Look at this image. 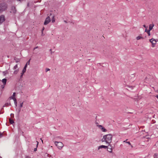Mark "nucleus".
Wrapping results in <instances>:
<instances>
[{"label": "nucleus", "mask_w": 158, "mask_h": 158, "mask_svg": "<svg viewBox=\"0 0 158 158\" xmlns=\"http://www.w3.org/2000/svg\"><path fill=\"white\" fill-rule=\"evenodd\" d=\"M2 133H3V135H6V133L5 131H3Z\"/></svg>", "instance_id": "39"}, {"label": "nucleus", "mask_w": 158, "mask_h": 158, "mask_svg": "<svg viewBox=\"0 0 158 158\" xmlns=\"http://www.w3.org/2000/svg\"><path fill=\"white\" fill-rule=\"evenodd\" d=\"M6 125H7V123H6Z\"/></svg>", "instance_id": "57"}, {"label": "nucleus", "mask_w": 158, "mask_h": 158, "mask_svg": "<svg viewBox=\"0 0 158 158\" xmlns=\"http://www.w3.org/2000/svg\"><path fill=\"white\" fill-rule=\"evenodd\" d=\"M154 26V24L153 23L150 24L149 25V29L151 31L152 30L153 27Z\"/></svg>", "instance_id": "10"}, {"label": "nucleus", "mask_w": 158, "mask_h": 158, "mask_svg": "<svg viewBox=\"0 0 158 158\" xmlns=\"http://www.w3.org/2000/svg\"><path fill=\"white\" fill-rule=\"evenodd\" d=\"M102 148H104V149L108 148V146H106L102 145H101V146L98 147V149L99 150L100 149Z\"/></svg>", "instance_id": "9"}, {"label": "nucleus", "mask_w": 158, "mask_h": 158, "mask_svg": "<svg viewBox=\"0 0 158 158\" xmlns=\"http://www.w3.org/2000/svg\"><path fill=\"white\" fill-rule=\"evenodd\" d=\"M41 33H42V34H41L42 36H44V34H43V32H41Z\"/></svg>", "instance_id": "46"}, {"label": "nucleus", "mask_w": 158, "mask_h": 158, "mask_svg": "<svg viewBox=\"0 0 158 158\" xmlns=\"http://www.w3.org/2000/svg\"><path fill=\"white\" fill-rule=\"evenodd\" d=\"M47 156L48 157L50 158L51 157V156L50 155L48 154Z\"/></svg>", "instance_id": "40"}, {"label": "nucleus", "mask_w": 158, "mask_h": 158, "mask_svg": "<svg viewBox=\"0 0 158 158\" xmlns=\"http://www.w3.org/2000/svg\"><path fill=\"white\" fill-rule=\"evenodd\" d=\"M158 154L157 153L154 154L153 157L154 158H158Z\"/></svg>", "instance_id": "26"}, {"label": "nucleus", "mask_w": 158, "mask_h": 158, "mask_svg": "<svg viewBox=\"0 0 158 158\" xmlns=\"http://www.w3.org/2000/svg\"><path fill=\"white\" fill-rule=\"evenodd\" d=\"M50 70V69L49 68H46V72H47L48 71H49Z\"/></svg>", "instance_id": "33"}, {"label": "nucleus", "mask_w": 158, "mask_h": 158, "mask_svg": "<svg viewBox=\"0 0 158 158\" xmlns=\"http://www.w3.org/2000/svg\"><path fill=\"white\" fill-rule=\"evenodd\" d=\"M156 97L158 98V94L156 96Z\"/></svg>", "instance_id": "48"}, {"label": "nucleus", "mask_w": 158, "mask_h": 158, "mask_svg": "<svg viewBox=\"0 0 158 158\" xmlns=\"http://www.w3.org/2000/svg\"><path fill=\"white\" fill-rule=\"evenodd\" d=\"M54 52H51V54H52Z\"/></svg>", "instance_id": "51"}, {"label": "nucleus", "mask_w": 158, "mask_h": 158, "mask_svg": "<svg viewBox=\"0 0 158 158\" xmlns=\"http://www.w3.org/2000/svg\"><path fill=\"white\" fill-rule=\"evenodd\" d=\"M36 2H34V3H35Z\"/></svg>", "instance_id": "55"}, {"label": "nucleus", "mask_w": 158, "mask_h": 158, "mask_svg": "<svg viewBox=\"0 0 158 158\" xmlns=\"http://www.w3.org/2000/svg\"><path fill=\"white\" fill-rule=\"evenodd\" d=\"M19 113H17V117L18 118H19Z\"/></svg>", "instance_id": "42"}, {"label": "nucleus", "mask_w": 158, "mask_h": 158, "mask_svg": "<svg viewBox=\"0 0 158 158\" xmlns=\"http://www.w3.org/2000/svg\"><path fill=\"white\" fill-rule=\"evenodd\" d=\"M24 73H25V72L22 71V73L21 74V75H20V77L21 78H22L23 77V76L24 74Z\"/></svg>", "instance_id": "28"}, {"label": "nucleus", "mask_w": 158, "mask_h": 158, "mask_svg": "<svg viewBox=\"0 0 158 158\" xmlns=\"http://www.w3.org/2000/svg\"><path fill=\"white\" fill-rule=\"evenodd\" d=\"M38 47H39L38 46H36V47H35V48H34V50H35L36 48H38Z\"/></svg>", "instance_id": "44"}, {"label": "nucleus", "mask_w": 158, "mask_h": 158, "mask_svg": "<svg viewBox=\"0 0 158 158\" xmlns=\"http://www.w3.org/2000/svg\"><path fill=\"white\" fill-rule=\"evenodd\" d=\"M106 136L105 135L103 136V138L101 139V141L102 142H105L106 143H107V141L106 140Z\"/></svg>", "instance_id": "12"}, {"label": "nucleus", "mask_w": 158, "mask_h": 158, "mask_svg": "<svg viewBox=\"0 0 158 158\" xmlns=\"http://www.w3.org/2000/svg\"><path fill=\"white\" fill-rule=\"evenodd\" d=\"M10 99H13L14 101V103L15 105L16 106H17V100L15 98H14L12 96H11L9 98Z\"/></svg>", "instance_id": "8"}, {"label": "nucleus", "mask_w": 158, "mask_h": 158, "mask_svg": "<svg viewBox=\"0 0 158 158\" xmlns=\"http://www.w3.org/2000/svg\"><path fill=\"white\" fill-rule=\"evenodd\" d=\"M1 81V80H0V81Z\"/></svg>", "instance_id": "58"}, {"label": "nucleus", "mask_w": 158, "mask_h": 158, "mask_svg": "<svg viewBox=\"0 0 158 158\" xmlns=\"http://www.w3.org/2000/svg\"><path fill=\"white\" fill-rule=\"evenodd\" d=\"M52 15V14H51V13H50V14L49 16H51Z\"/></svg>", "instance_id": "50"}, {"label": "nucleus", "mask_w": 158, "mask_h": 158, "mask_svg": "<svg viewBox=\"0 0 158 158\" xmlns=\"http://www.w3.org/2000/svg\"><path fill=\"white\" fill-rule=\"evenodd\" d=\"M49 51L51 52H52V49H50L49 50Z\"/></svg>", "instance_id": "52"}, {"label": "nucleus", "mask_w": 158, "mask_h": 158, "mask_svg": "<svg viewBox=\"0 0 158 158\" xmlns=\"http://www.w3.org/2000/svg\"><path fill=\"white\" fill-rule=\"evenodd\" d=\"M127 140H125L124 141H123V142H126V143H128V144H129V145H131V147H133V146H132V145H131V143H130V142H129V141H128V142H127Z\"/></svg>", "instance_id": "22"}, {"label": "nucleus", "mask_w": 158, "mask_h": 158, "mask_svg": "<svg viewBox=\"0 0 158 158\" xmlns=\"http://www.w3.org/2000/svg\"><path fill=\"white\" fill-rule=\"evenodd\" d=\"M14 59L16 63H18L20 61V59L16 58V57H15Z\"/></svg>", "instance_id": "16"}, {"label": "nucleus", "mask_w": 158, "mask_h": 158, "mask_svg": "<svg viewBox=\"0 0 158 158\" xmlns=\"http://www.w3.org/2000/svg\"><path fill=\"white\" fill-rule=\"evenodd\" d=\"M51 21V19L49 16H48L44 22V25H46L48 24Z\"/></svg>", "instance_id": "4"}, {"label": "nucleus", "mask_w": 158, "mask_h": 158, "mask_svg": "<svg viewBox=\"0 0 158 158\" xmlns=\"http://www.w3.org/2000/svg\"><path fill=\"white\" fill-rule=\"evenodd\" d=\"M36 142H37V145H36V148L34 149V152H35L37 151V148L38 147V145L39 144V142L37 141H36Z\"/></svg>", "instance_id": "23"}, {"label": "nucleus", "mask_w": 158, "mask_h": 158, "mask_svg": "<svg viewBox=\"0 0 158 158\" xmlns=\"http://www.w3.org/2000/svg\"><path fill=\"white\" fill-rule=\"evenodd\" d=\"M3 112H1V111H0V114H2L3 113Z\"/></svg>", "instance_id": "49"}, {"label": "nucleus", "mask_w": 158, "mask_h": 158, "mask_svg": "<svg viewBox=\"0 0 158 158\" xmlns=\"http://www.w3.org/2000/svg\"><path fill=\"white\" fill-rule=\"evenodd\" d=\"M29 6H30V3L29 2L27 3V7H29Z\"/></svg>", "instance_id": "36"}, {"label": "nucleus", "mask_w": 158, "mask_h": 158, "mask_svg": "<svg viewBox=\"0 0 158 158\" xmlns=\"http://www.w3.org/2000/svg\"><path fill=\"white\" fill-rule=\"evenodd\" d=\"M9 105L11 106V104H10V102L9 101V102H8L4 104V105L3 106V107L7 106Z\"/></svg>", "instance_id": "14"}, {"label": "nucleus", "mask_w": 158, "mask_h": 158, "mask_svg": "<svg viewBox=\"0 0 158 158\" xmlns=\"http://www.w3.org/2000/svg\"><path fill=\"white\" fill-rule=\"evenodd\" d=\"M5 20L4 15H2L0 16V25L2 24Z\"/></svg>", "instance_id": "6"}, {"label": "nucleus", "mask_w": 158, "mask_h": 158, "mask_svg": "<svg viewBox=\"0 0 158 158\" xmlns=\"http://www.w3.org/2000/svg\"><path fill=\"white\" fill-rule=\"evenodd\" d=\"M31 60V59H30L27 62L26 64H27V65H29L30 64V62Z\"/></svg>", "instance_id": "30"}, {"label": "nucleus", "mask_w": 158, "mask_h": 158, "mask_svg": "<svg viewBox=\"0 0 158 158\" xmlns=\"http://www.w3.org/2000/svg\"><path fill=\"white\" fill-rule=\"evenodd\" d=\"M10 116L12 117H14V114L11 113L10 114Z\"/></svg>", "instance_id": "37"}, {"label": "nucleus", "mask_w": 158, "mask_h": 158, "mask_svg": "<svg viewBox=\"0 0 158 158\" xmlns=\"http://www.w3.org/2000/svg\"><path fill=\"white\" fill-rule=\"evenodd\" d=\"M156 41L155 40V41L154 43H152V47H155V44H156Z\"/></svg>", "instance_id": "25"}, {"label": "nucleus", "mask_w": 158, "mask_h": 158, "mask_svg": "<svg viewBox=\"0 0 158 158\" xmlns=\"http://www.w3.org/2000/svg\"><path fill=\"white\" fill-rule=\"evenodd\" d=\"M7 57H8V58H9V56H7Z\"/></svg>", "instance_id": "54"}, {"label": "nucleus", "mask_w": 158, "mask_h": 158, "mask_svg": "<svg viewBox=\"0 0 158 158\" xmlns=\"http://www.w3.org/2000/svg\"><path fill=\"white\" fill-rule=\"evenodd\" d=\"M27 64H25L22 71L25 73L26 70V69H27Z\"/></svg>", "instance_id": "15"}, {"label": "nucleus", "mask_w": 158, "mask_h": 158, "mask_svg": "<svg viewBox=\"0 0 158 158\" xmlns=\"http://www.w3.org/2000/svg\"><path fill=\"white\" fill-rule=\"evenodd\" d=\"M109 146H110V147H111V146L110 144H109Z\"/></svg>", "instance_id": "53"}, {"label": "nucleus", "mask_w": 158, "mask_h": 158, "mask_svg": "<svg viewBox=\"0 0 158 158\" xmlns=\"http://www.w3.org/2000/svg\"><path fill=\"white\" fill-rule=\"evenodd\" d=\"M20 110H21V109L20 108L18 110V111L17 113H19L20 111Z\"/></svg>", "instance_id": "38"}, {"label": "nucleus", "mask_w": 158, "mask_h": 158, "mask_svg": "<svg viewBox=\"0 0 158 158\" xmlns=\"http://www.w3.org/2000/svg\"><path fill=\"white\" fill-rule=\"evenodd\" d=\"M143 39L144 38L143 37L141 36H140V35H139L138 36H137L136 37V39L137 40H139L140 39Z\"/></svg>", "instance_id": "20"}, {"label": "nucleus", "mask_w": 158, "mask_h": 158, "mask_svg": "<svg viewBox=\"0 0 158 158\" xmlns=\"http://www.w3.org/2000/svg\"><path fill=\"white\" fill-rule=\"evenodd\" d=\"M4 76H5L6 75V74H7L8 73V72L7 71V70H6L4 71H3L2 72Z\"/></svg>", "instance_id": "19"}, {"label": "nucleus", "mask_w": 158, "mask_h": 158, "mask_svg": "<svg viewBox=\"0 0 158 158\" xmlns=\"http://www.w3.org/2000/svg\"><path fill=\"white\" fill-rule=\"evenodd\" d=\"M106 140L107 141V143L110 144L111 142L112 138V135L111 134H108L105 135Z\"/></svg>", "instance_id": "2"}, {"label": "nucleus", "mask_w": 158, "mask_h": 158, "mask_svg": "<svg viewBox=\"0 0 158 158\" xmlns=\"http://www.w3.org/2000/svg\"><path fill=\"white\" fill-rule=\"evenodd\" d=\"M3 133H1L0 131V138H2L3 136Z\"/></svg>", "instance_id": "32"}, {"label": "nucleus", "mask_w": 158, "mask_h": 158, "mask_svg": "<svg viewBox=\"0 0 158 158\" xmlns=\"http://www.w3.org/2000/svg\"><path fill=\"white\" fill-rule=\"evenodd\" d=\"M18 71H19V69H17L16 70H15L14 71V73L15 74H16L18 73Z\"/></svg>", "instance_id": "27"}, {"label": "nucleus", "mask_w": 158, "mask_h": 158, "mask_svg": "<svg viewBox=\"0 0 158 158\" xmlns=\"http://www.w3.org/2000/svg\"><path fill=\"white\" fill-rule=\"evenodd\" d=\"M23 102H22L20 103V106H19L20 108L21 107H23Z\"/></svg>", "instance_id": "31"}, {"label": "nucleus", "mask_w": 158, "mask_h": 158, "mask_svg": "<svg viewBox=\"0 0 158 158\" xmlns=\"http://www.w3.org/2000/svg\"><path fill=\"white\" fill-rule=\"evenodd\" d=\"M55 144L60 150L62 149L64 146L63 143L60 142L55 141Z\"/></svg>", "instance_id": "3"}, {"label": "nucleus", "mask_w": 158, "mask_h": 158, "mask_svg": "<svg viewBox=\"0 0 158 158\" xmlns=\"http://www.w3.org/2000/svg\"><path fill=\"white\" fill-rule=\"evenodd\" d=\"M55 21V19L54 18V16L53 15L52 17V22L54 23Z\"/></svg>", "instance_id": "21"}, {"label": "nucleus", "mask_w": 158, "mask_h": 158, "mask_svg": "<svg viewBox=\"0 0 158 158\" xmlns=\"http://www.w3.org/2000/svg\"><path fill=\"white\" fill-rule=\"evenodd\" d=\"M143 27L145 28L146 29H147V28H148V26H146V25L145 24H144L143 25Z\"/></svg>", "instance_id": "35"}, {"label": "nucleus", "mask_w": 158, "mask_h": 158, "mask_svg": "<svg viewBox=\"0 0 158 158\" xmlns=\"http://www.w3.org/2000/svg\"><path fill=\"white\" fill-rule=\"evenodd\" d=\"M44 29H45V28H44V27H43V28H42V30H41V32H43V31H44Z\"/></svg>", "instance_id": "41"}, {"label": "nucleus", "mask_w": 158, "mask_h": 158, "mask_svg": "<svg viewBox=\"0 0 158 158\" xmlns=\"http://www.w3.org/2000/svg\"><path fill=\"white\" fill-rule=\"evenodd\" d=\"M25 158H31L30 157L28 156H26Z\"/></svg>", "instance_id": "45"}, {"label": "nucleus", "mask_w": 158, "mask_h": 158, "mask_svg": "<svg viewBox=\"0 0 158 158\" xmlns=\"http://www.w3.org/2000/svg\"><path fill=\"white\" fill-rule=\"evenodd\" d=\"M150 31V30H149V29L148 30L147 29H145V31L147 33V34H148V35L149 36H150L151 35Z\"/></svg>", "instance_id": "13"}, {"label": "nucleus", "mask_w": 158, "mask_h": 158, "mask_svg": "<svg viewBox=\"0 0 158 158\" xmlns=\"http://www.w3.org/2000/svg\"><path fill=\"white\" fill-rule=\"evenodd\" d=\"M107 151L111 153L112 152V148H109L108 147V148H107Z\"/></svg>", "instance_id": "18"}, {"label": "nucleus", "mask_w": 158, "mask_h": 158, "mask_svg": "<svg viewBox=\"0 0 158 158\" xmlns=\"http://www.w3.org/2000/svg\"><path fill=\"white\" fill-rule=\"evenodd\" d=\"M155 40H156L155 39H153V38H152L151 39H150L149 40V41L151 43H154L153 42V41H154V42L155 41Z\"/></svg>", "instance_id": "24"}, {"label": "nucleus", "mask_w": 158, "mask_h": 158, "mask_svg": "<svg viewBox=\"0 0 158 158\" xmlns=\"http://www.w3.org/2000/svg\"><path fill=\"white\" fill-rule=\"evenodd\" d=\"M98 127L102 131L104 132H106L107 131V130L102 125H97Z\"/></svg>", "instance_id": "7"}, {"label": "nucleus", "mask_w": 158, "mask_h": 158, "mask_svg": "<svg viewBox=\"0 0 158 158\" xmlns=\"http://www.w3.org/2000/svg\"><path fill=\"white\" fill-rule=\"evenodd\" d=\"M0 158H2L1 156H0Z\"/></svg>", "instance_id": "56"}, {"label": "nucleus", "mask_w": 158, "mask_h": 158, "mask_svg": "<svg viewBox=\"0 0 158 158\" xmlns=\"http://www.w3.org/2000/svg\"><path fill=\"white\" fill-rule=\"evenodd\" d=\"M9 122L11 124H13L14 123V121L11 118H10L9 119Z\"/></svg>", "instance_id": "17"}, {"label": "nucleus", "mask_w": 158, "mask_h": 158, "mask_svg": "<svg viewBox=\"0 0 158 158\" xmlns=\"http://www.w3.org/2000/svg\"><path fill=\"white\" fill-rule=\"evenodd\" d=\"M16 94V93L15 92H14L13 93L12 96L14 98H15L14 97L15 96Z\"/></svg>", "instance_id": "34"}, {"label": "nucleus", "mask_w": 158, "mask_h": 158, "mask_svg": "<svg viewBox=\"0 0 158 158\" xmlns=\"http://www.w3.org/2000/svg\"><path fill=\"white\" fill-rule=\"evenodd\" d=\"M5 85H1V87L2 88H4V86Z\"/></svg>", "instance_id": "43"}, {"label": "nucleus", "mask_w": 158, "mask_h": 158, "mask_svg": "<svg viewBox=\"0 0 158 158\" xmlns=\"http://www.w3.org/2000/svg\"><path fill=\"white\" fill-rule=\"evenodd\" d=\"M64 22L65 23H67V21H66V20H64Z\"/></svg>", "instance_id": "47"}, {"label": "nucleus", "mask_w": 158, "mask_h": 158, "mask_svg": "<svg viewBox=\"0 0 158 158\" xmlns=\"http://www.w3.org/2000/svg\"><path fill=\"white\" fill-rule=\"evenodd\" d=\"M8 8V5L5 2L0 3V14L2 13L3 12L7 10Z\"/></svg>", "instance_id": "1"}, {"label": "nucleus", "mask_w": 158, "mask_h": 158, "mask_svg": "<svg viewBox=\"0 0 158 158\" xmlns=\"http://www.w3.org/2000/svg\"><path fill=\"white\" fill-rule=\"evenodd\" d=\"M18 67V65L17 64H16L13 67V69H15Z\"/></svg>", "instance_id": "29"}, {"label": "nucleus", "mask_w": 158, "mask_h": 158, "mask_svg": "<svg viewBox=\"0 0 158 158\" xmlns=\"http://www.w3.org/2000/svg\"><path fill=\"white\" fill-rule=\"evenodd\" d=\"M2 81L4 85H5L6 83L7 79L6 78H4L2 79Z\"/></svg>", "instance_id": "11"}, {"label": "nucleus", "mask_w": 158, "mask_h": 158, "mask_svg": "<svg viewBox=\"0 0 158 158\" xmlns=\"http://www.w3.org/2000/svg\"><path fill=\"white\" fill-rule=\"evenodd\" d=\"M10 10V13H12L14 14H15L16 13L17 10L15 7L14 6H11Z\"/></svg>", "instance_id": "5"}]
</instances>
